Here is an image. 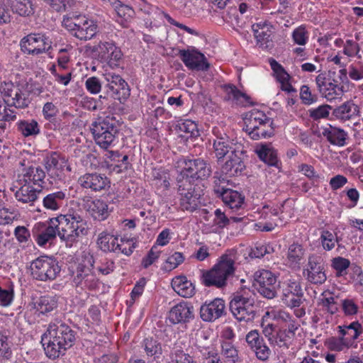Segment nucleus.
Wrapping results in <instances>:
<instances>
[{"instance_id": "obj_1", "label": "nucleus", "mask_w": 363, "mask_h": 363, "mask_svg": "<svg viewBox=\"0 0 363 363\" xmlns=\"http://www.w3.org/2000/svg\"><path fill=\"white\" fill-rule=\"evenodd\" d=\"M32 233L36 243L40 247L52 245L57 235L65 242L66 245L72 246L88 234L89 227L78 211L69 209L65 214H60L45 222L36 223Z\"/></svg>"}, {"instance_id": "obj_2", "label": "nucleus", "mask_w": 363, "mask_h": 363, "mask_svg": "<svg viewBox=\"0 0 363 363\" xmlns=\"http://www.w3.org/2000/svg\"><path fill=\"white\" fill-rule=\"evenodd\" d=\"M75 340V331L66 323L59 321L49 324L41 342L46 355L55 359L63 355L74 345Z\"/></svg>"}, {"instance_id": "obj_3", "label": "nucleus", "mask_w": 363, "mask_h": 363, "mask_svg": "<svg viewBox=\"0 0 363 363\" xmlns=\"http://www.w3.org/2000/svg\"><path fill=\"white\" fill-rule=\"evenodd\" d=\"M235 259L234 250L223 255L211 269L203 272V284L206 286H216L218 289L225 286L228 279L235 274Z\"/></svg>"}, {"instance_id": "obj_4", "label": "nucleus", "mask_w": 363, "mask_h": 363, "mask_svg": "<svg viewBox=\"0 0 363 363\" xmlns=\"http://www.w3.org/2000/svg\"><path fill=\"white\" fill-rule=\"evenodd\" d=\"M244 122L245 130L252 140L267 138L274 135L272 119L258 109H252L246 113Z\"/></svg>"}, {"instance_id": "obj_5", "label": "nucleus", "mask_w": 363, "mask_h": 363, "mask_svg": "<svg viewBox=\"0 0 363 363\" xmlns=\"http://www.w3.org/2000/svg\"><path fill=\"white\" fill-rule=\"evenodd\" d=\"M62 26L75 38L80 40L93 38L99 31L97 22L84 15L65 17Z\"/></svg>"}, {"instance_id": "obj_6", "label": "nucleus", "mask_w": 363, "mask_h": 363, "mask_svg": "<svg viewBox=\"0 0 363 363\" xmlns=\"http://www.w3.org/2000/svg\"><path fill=\"white\" fill-rule=\"evenodd\" d=\"M96 143L104 149L113 145L118 133L117 121L113 117L107 116L93 123L91 127Z\"/></svg>"}, {"instance_id": "obj_7", "label": "nucleus", "mask_w": 363, "mask_h": 363, "mask_svg": "<svg viewBox=\"0 0 363 363\" xmlns=\"http://www.w3.org/2000/svg\"><path fill=\"white\" fill-rule=\"evenodd\" d=\"M229 307L233 316L239 322H252L258 311L254 299L241 293L232 296Z\"/></svg>"}, {"instance_id": "obj_8", "label": "nucleus", "mask_w": 363, "mask_h": 363, "mask_svg": "<svg viewBox=\"0 0 363 363\" xmlns=\"http://www.w3.org/2000/svg\"><path fill=\"white\" fill-rule=\"evenodd\" d=\"M179 164L181 167L180 174L177 179H181L190 182L191 184L196 179H205L208 178L212 172L211 167L209 163L201 158L194 160H186L182 158Z\"/></svg>"}, {"instance_id": "obj_9", "label": "nucleus", "mask_w": 363, "mask_h": 363, "mask_svg": "<svg viewBox=\"0 0 363 363\" xmlns=\"http://www.w3.org/2000/svg\"><path fill=\"white\" fill-rule=\"evenodd\" d=\"M82 262L77 264L72 271V282L76 286L93 290L98 287L99 280L92 272L94 259L89 254H85Z\"/></svg>"}, {"instance_id": "obj_10", "label": "nucleus", "mask_w": 363, "mask_h": 363, "mask_svg": "<svg viewBox=\"0 0 363 363\" xmlns=\"http://www.w3.org/2000/svg\"><path fill=\"white\" fill-rule=\"evenodd\" d=\"M30 268L33 279L44 282L55 280L61 271L58 262L48 256H40L33 260Z\"/></svg>"}, {"instance_id": "obj_11", "label": "nucleus", "mask_w": 363, "mask_h": 363, "mask_svg": "<svg viewBox=\"0 0 363 363\" xmlns=\"http://www.w3.org/2000/svg\"><path fill=\"white\" fill-rule=\"evenodd\" d=\"M325 262V253L316 252L309 255L306 268L303 271L306 279L315 285L324 284L327 280Z\"/></svg>"}, {"instance_id": "obj_12", "label": "nucleus", "mask_w": 363, "mask_h": 363, "mask_svg": "<svg viewBox=\"0 0 363 363\" xmlns=\"http://www.w3.org/2000/svg\"><path fill=\"white\" fill-rule=\"evenodd\" d=\"M91 51L100 62L111 69L119 67L123 54L113 40H101L92 47Z\"/></svg>"}, {"instance_id": "obj_13", "label": "nucleus", "mask_w": 363, "mask_h": 363, "mask_svg": "<svg viewBox=\"0 0 363 363\" xmlns=\"http://www.w3.org/2000/svg\"><path fill=\"white\" fill-rule=\"evenodd\" d=\"M52 43L50 37L45 33H30L21 39L20 45L23 53L37 56L49 52Z\"/></svg>"}, {"instance_id": "obj_14", "label": "nucleus", "mask_w": 363, "mask_h": 363, "mask_svg": "<svg viewBox=\"0 0 363 363\" xmlns=\"http://www.w3.org/2000/svg\"><path fill=\"white\" fill-rule=\"evenodd\" d=\"M277 277L267 269H259L253 275V285L263 297L272 299L277 294Z\"/></svg>"}, {"instance_id": "obj_15", "label": "nucleus", "mask_w": 363, "mask_h": 363, "mask_svg": "<svg viewBox=\"0 0 363 363\" xmlns=\"http://www.w3.org/2000/svg\"><path fill=\"white\" fill-rule=\"evenodd\" d=\"M103 76L106 81L104 87L108 96L120 101L130 96L129 86L120 74L106 69Z\"/></svg>"}, {"instance_id": "obj_16", "label": "nucleus", "mask_w": 363, "mask_h": 363, "mask_svg": "<svg viewBox=\"0 0 363 363\" xmlns=\"http://www.w3.org/2000/svg\"><path fill=\"white\" fill-rule=\"evenodd\" d=\"M0 92L7 106L25 108L30 103L27 91L12 82L2 83L0 86Z\"/></svg>"}, {"instance_id": "obj_17", "label": "nucleus", "mask_w": 363, "mask_h": 363, "mask_svg": "<svg viewBox=\"0 0 363 363\" xmlns=\"http://www.w3.org/2000/svg\"><path fill=\"white\" fill-rule=\"evenodd\" d=\"M178 186V192L181 196L180 206L183 210L193 212L196 210L199 204L200 195L195 193L193 184L190 182L181 179H177Z\"/></svg>"}, {"instance_id": "obj_18", "label": "nucleus", "mask_w": 363, "mask_h": 363, "mask_svg": "<svg viewBox=\"0 0 363 363\" xmlns=\"http://www.w3.org/2000/svg\"><path fill=\"white\" fill-rule=\"evenodd\" d=\"M44 165L49 178L54 181L61 180L64 177V171L71 172V167L65 157L56 152L48 155L44 159Z\"/></svg>"}, {"instance_id": "obj_19", "label": "nucleus", "mask_w": 363, "mask_h": 363, "mask_svg": "<svg viewBox=\"0 0 363 363\" xmlns=\"http://www.w3.org/2000/svg\"><path fill=\"white\" fill-rule=\"evenodd\" d=\"M178 55L185 66L191 70L207 71L210 67L205 55L195 48L179 50Z\"/></svg>"}, {"instance_id": "obj_20", "label": "nucleus", "mask_w": 363, "mask_h": 363, "mask_svg": "<svg viewBox=\"0 0 363 363\" xmlns=\"http://www.w3.org/2000/svg\"><path fill=\"white\" fill-rule=\"evenodd\" d=\"M315 84L319 92L328 101L335 99L342 94V87L326 73L319 74L315 78Z\"/></svg>"}, {"instance_id": "obj_21", "label": "nucleus", "mask_w": 363, "mask_h": 363, "mask_svg": "<svg viewBox=\"0 0 363 363\" xmlns=\"http://www.w3.org/2000/svg\"><path fill=\"white\" fill-rule=\"evenodd\" d=\"M79 184L84 189L94 192H100L110 187V180L104 174L99 173H86L78 179Z\"/></svg>"}, {"instance_id": "obj_22", "label": "nucleus", "mask_w": 363, "mask_h": 363, "mask_svg": "<svg viewBox=\"0 0 363 363\" xmlns=\"http://www.w3.org/2000/svg\"><path fill=\"white\" fill-rule=\"evenodd\" d=\"M194 318V308L191 303L180 302L170 309L168 319L172 324L186 323Z\"/></svg>"}, {"instance_id": "obj_23", "label": "nucleus", "mask_w": 363, "mask_h": 363, "mask_svg": "<svg viewBox=\"0 0 363 363\" xmlns=\"http://www.w3.org/2000/svg\"><path fill=\"white\" fill-rule=\"evenodd\" d=\"M243 150H231L229 159L225 162L222 167V171L229 177L238 176L241 174L245 169V164L243 161Z\"/></svg>"}, {"instance_id": "obj_24", "label": "nucleus", "mask_w": 363, "mask_h": 363, "mask_svg": "<svg viewBox=\"0 0 363 363\" xmlns=\"http://www.w3.org/2000/svg\"><path fill=\"white\" fill-rule=\"evenodd\" d=\"M214 191L220 197L223 203L233 211H237L242 207L245 196L238 191L224 187H215Z\"/></svg>"}, {"instance_id": "obj_25", "label": "nucleus", "mask_w": 363, "mask_h": 363, "mask_svg": "<svg viewBox=\"0 0 363 363\" xmlns=\"http://www.w3.org/2000/svg\"><path fill=\"white\" fill-rule=\"evenodd\" d=\"M225 302L221 298H215L201 306L200 315L203 321L211 322L221 317L225 312Z\"/></svg>"}, {"instance_id": "obj_26", "label": "nucleus", "mask_w": 363, "mask_h": 363, "mask_svg": "<svg viewBox=\"0 0 363 363\" xmlns=\"http://www.w3.org/2000/svg\"><path fill=\"white\" fill-rule=\"evenodd\" d=\"M272 28V26L267 21H261L252 26L257 44L262 49H270L273 46Z\"/></svg>"}, {"instance_id": "obj_27", "label": "nucleus", "mask_w": 363, "mask_h": 363, "mask_svg": "<svg viewBox=\"0 0 363 363\" xmlns=\"http://www.w3.org/2000/svg\"><path fill=\"white\" fill-rule=\"evenodd\" d=\"M339 335L344 337L351 348L356 349L357 342L356 340L363 334V327L358 321H353L349 325H339L337 327Z\"/></svg>"}, {"instance_id": "obj_28", "label": "nucleus", "mask_w": 363, "mask_h": 363, "mask_svg": "<svg viewBox=\"0 0 363 363\" xmlns=\"http://www.w3.org/2000/svg\"><path fill=\"white\" fill-rule=\"evenodd\" d=\"M213 133L215 136L213 148L216 157L218 160L223 159L232 150L230 138L223 130L217 128H213Z\"/></svg>"}, {"instance_id": "obj_29", "label": "nucleus", "mask_w": 363, "mask_h": 363, "mask_svg": "<svg viewBox=\"0 0 363 363\" xmlns=\"http://www.w3.org/2000/svg\"><path fill=\"white\" fill-rule=\"evenodd\" d=\"M259 158L269 166L280 168L281 162L277 157V150L270 143L258 145L255 150Z\"/></svg>"}, {"instance_id": "obj_30", "label": "nucleus", "mask_w": 363, "mask_h": 363, "mask_svg": "<svg viewBox=\"0 0 363 363\" xmlns=\"http://www.w3.org/2000/svg\"><path fill=\"white\" fill-rule=\"evenodd\" d=\"M41 190L32 184L25 183L16 191L15 198L18 202L34 206L38 201V195Z\"/></svg>"}, {"instance_id": "obj_31", "label": "nucleus", "mask_w": 363, "mask_h": 363, "mask_svg": "<svg viewBox=\"0 0 363 363\" xmlns=\"http://www.w3.org/2000/svg\"><path fill=\"white\" fill-rule=\"evenodd\" d=\"M68 199L67 190H60L48 194L43 199V207L49 211L60 209Z\"/></svg>"}, {"instance_id": "obj_32", "label": "nucleus", "mask_w": 363, "mask_h": 363, "mask_svg": "<svg viewBox=\"0 0 363 363\" xmlns=\"http://www.w3.org/2000/svg\"><path fill=\"white\" fill-rule=\"evenodd\" d=\"M306 250L298 242H294L288 247L285 264L291 269H299L302 259L304 257Z\"/></svg>"}, {"instance_id": "obj_33", "label": "nucleus", "mask_w": 363, "mask_h": 363, "mask_svg": "<svg viewBox=\"0 0 363 363\" xmlns=\"http://www.w3.org/2000/svg\"><path fill=\"white\" fill-rule=\"evenodd\" d=\"M22 176L26 184H33L37 186V188L42 189L45 173L40 167L32 165L24 168Z\"/></svg>"}, {"instance_id": "obj_34", "label": "nucleus", "mask_w": 363, "mask_h": 363, "mask_svg": "<svg viewBox=\"0 0 363 363\" xmlns=\"http://www.w3.org/2000/svg\"><path fill=\"white\" fill-rule=\"evenodd\" d=\"M322 135L333 145L342 147L345 145L347 133L340 128L329 125L323 128Z\"/></svg>"}, {"instance_id": "obj_35", "label": "nucleus", "mask_w": 363, "mask_h": 363, "mask_svg": "<svg viewBox=\"0 0 363 363\" xmlns=\"http://www.w3.org/2000/svg\"><path fill=\"white\" fill-rule=\"evenodd\" d=\"M86 208L87 211L95 220H104L109 215L107 203L100 199H95L88 202Z\"/></svg>"}, {"instance_id": "obj_36", "label": "nucleus", "mask_w": 363, "mask_h": 363, "mask_svg": "<svg viewBox=\"0 0 363 363\" xmlns=\"http://www.w3.org/2000/svg\"><path fill=\"white\" fill-rule=\"evenodd\" d=\"M57 306L58 300L55 296H42L34 302V308L36 311L45 315H48L56 309Z\"/></svg>"}, {"instance_id": "obj_37", "label": "nucleus", "mask_w": 363, "mask_h": 363, "mask_svg": "<svg viewBox=\"0 0 363 363\" xmlns=\"http://www.w3.org/2000/svg\"><path fill=\"white\" fill-rule=\"evenodd\" d=\"M220 357L224 363H238L240 360L239 351L231 341H221Z\"/></svg>"}, {"instance_id": "obj_38", "label": "nucleus", "mask_w": 363, "mask_h": 363, "mask_svg": "<svg viewBox=\"0 0 363 363\" xmlns=\"http://www.w3.org/2000/svg\"><path fill=\"white\" fill-rule=\"evenodd\" d=\"M16 127L25 138L35 137L40 133V126L35 119L20 120L16 123Z\"/></svg>"}, {"instance_id": "obj_39", "label": "nucleus", "mask_w": 363, "mask_h": 363, "mask_svg": "<svg viewBox=\"0 0 363 363\" xmlns=\"http://www.w3.org/2000/svg\"><path fill=\"white\" fill-rule=\"evenodd\" d=\"M97 243L99 248L104 252L117 253L118 252L119 242L117 237L106 232L99 235Z\"/></svg>"}, {"instance_id": "obj_40", "label": "nucleus", "mask_w": 363, "mask_h": 363, "mask_svg": "<svg viewBox=\"0 0 363 363\" xmlns=\"http://www.w3.org/2000/svg\"><path fill=\"white\" fill-rule=\"evenodd\" d=\"M174 290L181 296L191 297L194 294V286L185 277H177L172 282Z\"/></svg>"}, {"instance_id": "obj_41", "label": "nucleus", "mask_w": 363, "mask_h": 363, "mask_svg": "<svg viewBox=\"0 0 363 363\" xmlns=\"http://www.w3.org/2000/svg\"><path fill=\"white\" fill-rule=\"evenodd\" d=\"M142 347L147 358L155 361L161 358L162 354V345L157 340L152 337L145 339Z\"/></svg>"}, {"instance_id": "obj_42", "label": "nucleus", "mask_w": 363, "mask_h": 363, "mask_svg": "<svg viewBox=\"0 0 363 363\" xmlns=\"http://www.w3.org/2000/svg\"><path fill=\"white\" fill-rule=\"evenodd\" d=\"M320 305L322 306L321 312L320 315L325 319L326 323H329L332 319V315L335 314L339 309L338 304L335 301V298L333 296L328 297H324L320 301Z\"/></svg>"}, {"instance_id": "obj_43", "label": "nucleus", "mask_w": 363, "mask_h": 363, "mask_svg": "<svg viewBox=\"0 0 363 363\" xmlns=\"http://www.w3.org/2000/svg\"><path fill=\"white\" fill-rule=\"evenodd\" d=\"M228 99L233 101L240 106H247L250 104V97L242 92L233 84H227L224 86Z\"/></svg>"}, {"instance_id": "obj_44", "label": "nucleus", "mask_w": 363, "mask_h": 363, "mask_svg": "<svg viewBox=\"0 0 363 363\" xmlns=\"http://www.w3.org/2000/svg\"><path fill=\"white\" fill-rule=\"evenodd\" d=\"M12 11L22 16H29L34 12L31 0H9Z\"/></svg>"}, {"instance_id": "obj_45", "label": "nucleus", "mask_w": 363, "mask_h": 363, "mask_svg": "<svg viewBox=\"0 0 363 363\" xmlns=\"http://www.w3.org/2000/svg\"><path fill=\"white\" fill-rule=\"evenodd\" d=\"M358 113V107L352 101H347L334 110L335 116L344 121L349 120Z\"/></svg>"}, {"instance_id": "obj_46", "label": "nucleus", "mask_w": 363, "mask_h": 363, "mask_svg": "<svg viewBox=\"0 0 363 363\" xmlns=\"http://www.w3.org/2000/svg\"><path fill=\"white\" fill-rule=\"evenodd\" d=\"M14 298V289L13 284L3 286L0 284V306L8 307L11 305Z\"/></svg>"}, {"instance_id": "obj_47", "label": "nucleus", "mask_w": 363, "mask_h": 363, "mask_svg": "<svg viewBox=\"0 0 363 363\" xmlns=\"http://www.w3.org/2000/svg\"><path fill=\"white\" fill-rule=\"evenodd\" d=\"M325 345L329 350L335 352H342L351 348L341 335L327 339Z\"/></svg>"}, {"instance_id": "obj_48", "label": "nucleus", "mask_w": 363, "mask_h": 363, "mask_svg": "<svg viewBox=\"0 0 363 363\" xmlns=\"http://www.w3.org/2000/svg\"><path fill=\"white\" fill-rule=\"evenodd\" d=\"M291 38L294 44L304 46L308 42L309 32L304 25H301L293 30Z\"/></svg>"}, {"instance_id": "obj_49", "label": "nucleus", "mask_w": 363, "mask_h": 363, "mask_svg": "<svg viewBox=\"0 0 363 363\" xmlns=\"http://www.w3.org/2000/svg\"><path fill=\"white\" fill-rule=\"evenodd\" d=\"M350 265V261L342 257H336L331 260V267L335 271L337 277L343 276L346 274V270Z\"/></svg>"}, {"instance_id": "obj_50", "label": "nucleus", "mask_w": 363, "mask_h": 363, "mask_svg": "<svg viewBox=\"0 0 363 363\" xmlns=\"http://www.w3.org/2000/svg\"><path fill=\"white\" fill-rule=\"evenodd\" d=\"M331 109L332 107L330 105L323 104L317 108L308 109V113L309 117L313 121H318L320 119L328 118Z\"/></svg>"}, {"instance_id": "obj_51", "label": "nucleus", "mask_w": 363, "mask_h": 363, "mask_svg": "<svg viewBox=\"0 0 363 363\" xmlns=\"http://www.w3.org/2000/svg\"><path fill=\"white\" fill-rule=\"evenodd\" d=\"M319 240L323 250L326 251H330L335 247L336 238L335 234L328 230L321 231Z\"/></svg>"}, {"instance_id": "obj_52", "label": "nucleus", "mask_w": 363, "mask_h": 363, "mask_svg": "<svg viewBox=\"0 0 363 363\" xmlns=\"http://www.w3.org/2000/svg\"><path fill=\"white\" fill-rule=\"evenodd\" d=\"M171 359L172 363H196L191 356L177 347L172 349Z\"/></svg>"}, {"instance_id": "obj_53", "label": "nucleus", "mask_w": 363, "mask_h": 363, "mask_svg": "<svg viewBox=\"0 0 363 363\" xmlns=\"http://www.w3.org/2000/svg\"><path fill=\"white\" fill-rule=\"evenodd\" d=\"M269 64L272 69L274 72L277 81L279 83L290 80V75L287 73L281 65H280L274 59H271L269 60Z\"/></svg>"}, {"instance_id": "obj_54", "label": "nucleus", "mask_w": 363, "mask_h": 363, "mask_svg": "<svg viewBox=\"0 0 363 363\" xmlns=\"http://www.w3.org/2000/svg\"><path fill=\"white\" fill-rule=\"evenodd\" d=\"M245 341L253 351L264 343V339L257 330H250L245 336Z\"/></svg>"}, {"instance_id": "obj_55", "label": "nucleus", "mask_w": 363, "mask_h": 363, "mask_svg": "<svg viewBox=\"0 0 363 363\" xmlns=\"http://www.w3.org/2000/svg\"><path fill=\"white\" fill-rule=\"evenodd\" d=\"M116 268L115 262L113 259L107 257H102L99 260L96 269L103 275H108L113 272Z\"/></svg>"}, {"instance_id": "obj_56", "label": "nucleus", "mask_w": 363, "mask_h": 363, "mask_svg": "<svg viewBox=\"0 0 363 363\" xmlns=\"http://www.w3.org/2000/svg\"><path fill=\"white\" fill-rule=\"evenodd\" d=\"M136 247L135 240L133 238H122L119 242V249L117 253H122L130 256Z\"/></svg>"}, {"instance_id": "obj_57", "label": "nucleus", "mask_w": 363, "mask_h": 363, "mask_svg": "<svg viewBox=\"0 0 363 363\" xmlns=\"http://www.w3.org/2000/svg\"><path fill=\"white\" fill-rule=\"evenodd\" d=\"M348 74L351 79L359 81L363 79V62H357L348 67Z\"/></svg>"}, {"instance_id": "obj_58", "label": "nucleus", "mask_w": 363, "mask_h": 363, "mask_svg": "<svg viewBox=\"0 0 363 363\" xmlns=\"http://www.w3.org/2000/svg\"><path fill=\"white\" fill-rule=\"evenodd\" d=\"M214 216L213 225L218 228L223 229L228 227L230 223V219H228V217L220 208L215 210Z\"/></svg>"}, {"instance_id": "obj_59", "label": "nucleus", "mask_w": 363, "mask_h": 363, "mask_svg": "<svg viewBox=\"0 0 363 363\" xmlns=\"http://www.w3.org/2000/svg\"><path fill=\"white\" fill-rule=\"evenodd\" d=\"M181 132L189 134V136H196L198 134L197 124L191 120H184L178 124Z\"/></svg>"}, {"instance_id": "obj_60", "label": "nucleus", "mask_w": 363, "mask_h": 363, "mask_svg": "<svg viewBox=\"0 0 363 363\" xmlns=\"http://www.w3.org/2000/svg\"><path fill=\"white\" fill-rule=\"evenodd\" d=\"M300 98L306 105H311L318 101V96L313 94L307 85H303L300 89Z\"/></svg>"}, {"instance_id": "obj_61", "label": "nucleus", "mask_w": 363, "mask_h": 363, "mask_svg": "<svg viewBox=\"0 0 363 363\" xmlns=\"http://www.w3.org/2000/svg\"><path fill=\"white\" fill-rule=\"evenodd\" d=\"M161 251L157 249V245H153L147 255L143 258L142 265L144 268H147L152 265L160 257Z\"/></svg>"}, {"instance_id": "obj_62", "label": "nucleus", "mask_w": 363, "mask_h": 363, "mask_svg": "<svg viewBox=\"0 0 363 363\" xmlns=\"http://www.w3.org/2000/svg\"><path fill=\"white\" fill-rule=\"evenodd\" d=\"M184 260V256L182 252H175L166 260V269L172 270L177 267Z\"/></svg>"}, {"instance_id": "obj_63", "label": "nucleus", "mask_w": 363, "mask_h": 363, "mask_svg": "<svg viewBox=\"0 0 363 363\" xmlns=\"http://www.w3.org/2000/svg\"><path fill=\"white\" fill-rule=\"evenodd\" d=\"M273 251V248L265 244L257 243L254 248L252 249L250 255L252 257L261 258L266 254H269Z\"/></svg>"}, {"instance_id": "obj_64", "label": "nucleus", "mask_w": 363, "mask_h": 363, "mask_svg": "<svg viewBox=\"0 0 363 363\" xmlns=\"http://www.w3.org/2000/svg\"><path fill=\"white\" fill-rule=\"evenodd\" d=\"M43 115L45 120L51 121L58 113V108L56 105L52 102H47L43 107Z\"/></svg>"}]
</instances>
